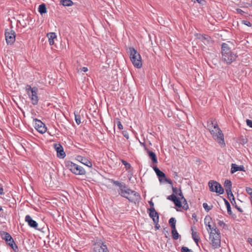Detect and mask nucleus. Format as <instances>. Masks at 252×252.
I'll return each instance as SVG.
<instances>
[{"instance_id": "obj_30", "label": "nucleus", "mask_w": 252, "mask_h": 252, "mask_svg": "<svg viewBox=\"0 0 252 252\" xmlns=\"http://www.w3.org/2000/svg\"><path fill=\"white\" fill-rule=\"evenodd\" d=\"M176 205V206L178 207H182V201L180 198H176V199L173 202Z\"/></svg>"}, {"instance_id": "obj_40", "label": "nucleus", "mask_w": 252, "mask_h": 252, "mask_svg": "<svg viewBox=\"0 0 252 252\" xmlns=\"http://www.w3.org/2000/svg\"><path fill=\"white\" fill-rule=\"evenodd\" d=\"M176 221L175 218H170L169 220V223L170 225L176 224Z\"/></svg>"}, {"instance_id": "obj_48", "label": "nucleus", "mask_w": 252, "mask_h": 252, "mask_svg": "<svg viewBox=\"0 0 252 252\" xmlns=\"http://www.w3.org/2000/svg\"><path fill=\"white\" fill-rule=\"evenodd\" d=\"M117 126H118V128L120 129H122L123 128V126H122L121 123L120 121H119L118 122Z\"/></svg>"}, {"instance_id": "obj_32", "label": "nucleus", "mask_w": 252, "mask_h": 252, "mask_svg": "<svg viewBox=\"0 0 252 252\" xmlns=\"http://www.w3.org/2000/svg\"><path fill=\"white\" fill-rule=\"evenodd\" d=\"M114 184L120 188V191L122 189H123L126 186L125 184L120 183L118 181H115L114 182Z\"/></svg>"}, {"instance_id": "obj_56", "label": "nucleus", "mask_w": 252, "mask_h": 252, "mask_svg": "<svg viewBox=\"0 0 252 252\" xmlns=\"http://www.w3.org/2000/svg\"><path fill=\"white\" fill-rule=\"evenodd\" d=\"M81 71L84 72H86L88 71V68L86 67H83L81 68Z\"/></svg>"}, {"instance_id": "obj_34", "label": "nucleus", "mask_w": 252, "mask_h": 252, "mask_svg": "<svg viewBox=\"0 0 252 252\" xmlns=\"http://www.w3.org/2000/svg\"><path fill=\"white\" fill-rule=\"evenodd\" d=\"M27 93L28 94V92H30V93H32V91H37V89L36 88H32L30 86H27Z\"/></svg>"}, {"instance_id": "obj_23", "label": "nucleus", "mask_w": 252, "mask_h": 252, "mask_svg": "<svg viewBox=\"0 0 252 252\" xmlns=\"http://www.w3.org/2000/svg\"><path fill=\"white\" fill-rule=\"evenodd\" d=\"M38 11L41 14L47 12V9L45 4L43 3L40 4L38 7Z\"/></svg>"}, {"instance_id": "obj_24", "label": "nucleus", "mask_w": 252, "mask_h": 252, "mask_svg": "<svg viewBox=\"0 0 252 252\" xmlns=\"http://www.w3.org/2000/svg\"><path fill=\"white\" fill-rule=\"evenodd\" d=\"M191 230H192V237L194 241L195 242L197 245H198V242L199 241V236L196 232H194L193 231V228L191 227Z\"/></svg>"}, {"instance_id": "obj_55", "label": "nucleus", "mask_w": 252, "mask_h": 252, "mask_svg": "<svg viewBox=\"0 0 252 252\" xmlns=\"http://www.w3.org/2000/svg\"><path fill=\"white\" fill-rule=\"evenodd\" d=\"M170 226L171 227L172 230L176 229V224H171Z\"/></svg>"}, {"instance_id": "obj_36", "label": "nucleus", "mask_w": 252, "mask_h": 252, "mask_svg": "<svg viewBox=\"0 0 252 252\" xmlns=\"http://www.w3.org/2000/svg\"><path fill=\"white\" fill-rule=\"evenodd\" d=\"M122 162L123 164L125 165V167L126 169H130L131 167V165L126 161L122 160Z\"/></svg>"}, {"instance_id": "obj_15", "label": "nucleus", "mask_w": 252, "mask_h": 252, "mask_svg": "<svg viewBox=\"0 0 252 252\" xmlns=\"http://www.w3.org/2000/svg\"><path fill=\"white\" fill-rule=\"evenodd\" d=\"M25 221L28 223V225L32 228L37 229V223L32 219L30 215H27L25 217Z\"/></svg>"}, {"instance_id": "obj_39", "label": "nucleus", "mask_w": 252, "mask_h": 252, "mask_svg": "<svg viewBox=\"0 0 252 252\" xmlns=\"http://www.w3.org/2000/svg\"><path fill=\"white\" fill-rule=\"evenodd\" d=\"M246 192L251 195L252 198V189L249 187H247L246 189Z\"/></svg>"}, {"instance_id": "obj_49", "label": "nucleus", "mask_w": 252, "mask_h": 252, "mask_svg": "<svg viewBox=\"0 0 252 252\" xmlns=\"http://www.w3.org/2000/svg\"><path fill=\"white\" fill-rule=\"evenodd\" d=\"M149 204H150V208H149V209H152V208H154V203L152 201H150L149 202Z\"/></svg>"}, {"instance_id": "obj_6", "label": "nucleus", "mask_w": 252, "mask_h": 252, "mask_svg": "<svg viewBox=\"0 0 252 252\" xmlns=\"http://www.w3.org/2000/svg\"><path fill=\"white\" fill-rule=\"evenodd\" d=\"M209 238L211 244L214 248H218L220 246V235L219 231L217 228L214 229V232L212 230L210 233Z\"/></svg>"}, {"instance_id": "obj_1", "label": "nucleus", "mask_w": 252, "mask_h": 252, "mask_svg": "<svg viewBox=\"0 0 252 252\" xmlns=\"http://www.w3.org/2000/svg\"><path fill=\"white\" fill-rule=\"evenodd\" d=\"M222 60L227 64H230L235 61L237 57L236 54L233 53L227 44L223 43L221 46Z\"/></svg>"}, {"instance_id": "obj_2", "label": "nucleus", "mask_w": 252, "mask_h": 252, "mask_svg": "<svg viewBox=\"0 0 252 252\" xmlns=\"http://www.w3.org/2000/svg\"><path fill=\"white\" fill-rule=\"evenodd\" d=\"M127 53L129 56L130 60L133 65L138 68H140L142 65L140 54L133 47H129L127 48Z\"/></svg>"}, {"instance_id": "obj_17", "label": "nucleus", "mask_w": 252, "mask_h": 252, "mask_svg": "<svg viewBox=\"0 0 252 252\" xmlns=\"http://www.w3.org/2000/svg\"><path fill=\"white\" fill-rule=\"evenodd\" d=\"M238 171H245L244 167L243 165L238 166L235 163L231 164V173L233 174Z\"/></svg>"}, {"instance_id": "obj_51", "label": "nucleus", "mask_w": 252, "mask_h": 252, "mask_svg": "<svg viewBox=\"0 0 252 252\" xmlns=\"http://www.w3.org/2000/svg\"><path fill=\"white\" fill-rule=\"evenodd\" d=\"M192 217L193 219H194V221H197L196 215L195 213L192 214Z\"/></svg>"}, {"instance_id": "obj_57", "label": "nucleus", "mask_w": 252, "mask_h": 252, "mask_svg": "<svg viewBox=\"0 0 252 252\" xmlns=\"http://www.w3.org/2000/svg\"><path fill=\"white\" fill-rule=\"evenodd\" d=\"M156 223V225H155V228L157 229H159L160 226L158 224V223Z\"/></svg>"}, {"instance_id": "obj_9", "label": "nucleus", "mask_w": 252, "mask_h": 252, "mask_svg": "<svg viewBox=\"0 0 252 252\" xmlns=\"http://www.w3.org/2000/svg\"><path fill=\"white\" fill-rule=\"evenodd\" d=\"M15 32L12 30L7 29L5 32V38L7 44L12 45L15 41Z\"/></svg>"}, {"instance_id": "obj_41", "label": "nucleus", "mask_w": 252, "mask_h": 252, "mask_svg": "<svg viewBox=\"0 0 252 252\" xmlns=\"http://www.w3.org/2000/svg\"><path fill=\"white\" fill-rule=\"evenodd\" d=\"M242 23L244 25H246V26H247L248 27H251L252 26V24L250 22H249L248 21L244 20V21H242Z\"/></svg>"}, {"instance_id": "obj_45", "label": "nucleus", "mask_w": 252, "mask_h": 252, "mask_svg": "<svg viewBox=\"0 0 252 252\" xmlns=\"http://www.w3.org/2000/svg\"><path fill=\"white\" fill-rule=\"evenodd\" d=\"M172 190L174 194L175 193L177 194L179 192V190L178 189L175 187H172Z\"/></svg>"}, {"instance_id": "obj_26", "label": "nucleus", "mask_w": 252, "mask_h": 252, "mask_svg": "<svg viewBox=\"0 0 252 252\" xmlns=\"http://www.w3.org/2000/svg\"><path fill=\"white\" fill-rule=\"evenodd\" d=\"M182 204H183L182 207L184 209L187 210L189 209V205L188 204L186 198L184 197H182V199H181Z\"/></svg>"}, {"instance_id": "obj_53", "label": "nucleus", "mask_w": 252, "mask_h": 252, "mask_svg": "<svg viewBox=\"0 0 252 252\" xmlns=\"http://www.w3.org/2000/svg\"><path fill=\"white\" fill-rule=\"evenodd\" d=\"M218 223H219V225L220 226H224V225H225V223H224V222L223 221H220H220H219V222H218Z\"/></svg>"}, {"instance_id": "obj_27", "label": "nucleus", "mask_w": 252, "mask_h": 252, "mask_svg": "<svg viewBox=\"0 0 252 252\" xmlns=\"http://www.w3.org/2000/svg\"><path fill=\"white\" fill-rule=\"evenodd\" d=\"M214 126H215V123H214L213 121L210 120L208 121L207 126L209 130L214 128Z\"/></svg>"}, {"instance_id": "obj_25", "label": "nucleus", "mask_w": 252, "mask_h": 252, "mask_svg": "<svg viewBox=\"0 0 252 252\" xmlns=\"http://www.w3.org/2000/svg\"><path fill=\"white\" fill-rule=\"evenodd\" d=\"M61 2L63 6H71L73 4L71 0H61Z\"/></svg>"}, {"instance_id": "obj_19", "label": "nucleus", "mask_w": 252, "mask_h": 252, "mask_svg": "<svg viewBox=\"0 0 252 252\" xmlns=\"http://www.w3.org/2000/svg\"><path fill=\"white\" fill-rule=\"evenodd\" d=\"M47 36L48 37L50 45H53L54 44V39L57 37L56 33L55 32H50L47 34Z\"/></svg>"}, {"instance_id": "obj_47", "label": "nucleus", "mask_w": 252, "mask_h": 252, "mask_svg": "<svg viewBox=\"0 0 252 252\" xmlns=\"http://www.w3.org/2000/svg\"><path fill=\"white\" fill-rule=\"evenodd\" d=\"M178 194L179 196H180V198L181 199H182V197H184V196H183V193H182V190H181V189H179V192H178V194Z\"/></svg>"}, {"instance_id": "obj_13", "label": "nucleus", "mask_w": 252, "mask_h": 252, "mask_svg": "<svg viewBox=\"0 0 252 252\" xmlns=\"http://www.w3.org/2000/svg\"><path fill=\"white\" fill-rule=\"evenodd\" d=\"M93 252H108L107 246L102 244L101 245L95 244L94 247Z\"/></svg>"}, {"instance_id": "obj_58", "label": "nucleus", "mask_w": 252, "mask_h": 252, "mask_svg": "<svg viewBox=\"0 0 252 252\" xmlns=\"http://www.w3.org/2000/svg\"><path fill=\"white\" fill-rule=\"evenodd\" d=\"M248 242L252 246V238H249L248 239Z\"/></svg>"}, {"instance_id": "obj_31", "label": "nucleus", "mask_w": 252, "mask_h": 252, "mask_svg": "<svg viewBox=\"0 0 252 252\" xmlns=\"http://www.w3.org/2000/svg\"><path fill=\"white\" fill-rule=\"evenodd\" d=\"M173 238L175 240H177L179 238V234L176 229L171 230Z\"/></svg>"}, {"instance_id": "obj_35", "label": "nucleus", "mask_w": 252, "mask_h": 252, "mask_svg": "<svg viewBox=\"0 0 252 252\" xmlns=\"http://www.w3.org/2000/svg\"><path fill=\"white\" fill-rule=\"evenodd\" d=\"M75 119L77 125H79L81 123V118L80 115H76L75 114Z\"/></svg>"}, {"instance_id": "obj_7", "label": "nucleus", "mask_w": 252, "mask_h": 252, "mask_svg": "<svg viewBox=\"0 0 252 252\" xmlns=\"http://www.w3.org/2000/svg\"><path fill=\"white\" fill-rule=\"evenodd\" d=\"M1 237L3 240H5L6 244L15 252L17 251L18 250V247L15 244L13 239L8 233L5 231H1Z\"/></svg>"}, {"instance_id": "obj_3", "label": "nucleus", "mask_w": 252, "mask_h": 252, "mask_svg": "<svg viewBox=\"0 0 252 252\" xmlns=\"http://www.w3.org/2000/svg\"><path fill=\"white\" fill-rule=\"evenodd\" d=\"M119 194L132 202H135L140 198V196L137 192L128 189L126 186L122 189L119 192Z\"/></svg>"}, {"instance_id": "obj_21", "label": "nucleus", "mask_w": 252, "mask_h": 252, "mask_svg": "<svg viewBox=\"0 0 252 252\" xmlns=\"http://www.w3.org/2000/svg\"><path fill=\"white\" fill-rule=\"evenodd\" d=\"M224 187L225 189V191H228V190H231L232 188V183L229 180H226L224 183Z\"/></svg>"}, {"instance_id": "obj_11", "label": "nucleus", "mask_w": 252, "mask_h": 252, "mask_svg": "<svg viewBox=\"0 0 252 252\" xmlns=\"http://www.w3.org/2000/svg\"><path fill=\"white\" fill-rule=\"evenodd\" d=\"M54 147L57 153V156L61 158H63L65 156V154L63 151V147L60 144H54Z\"/></svg>"}, {"instance_id": "obj_12", "label": "nucleus", "mask_w": 252, "mask_h": 252, "mask_svg": "<svg viewBox=\"0 0 252 252\" xmlns=\"http://www.w3.org/2000/svg\"><path fill=\"white\" fill-rule=\"evenodd\" d=\"M37 94V91H32V93L28 92V95L30 97L32 103L33 105H36L38 103V97Z\"/></svg>"}, {"instance_id": "obj_52", "label": "nucleus", "mask_w": 252, "mask_h": 252, "mask_svg": "<svg viewBox=\"0 0 252 252\" xmlns=\"http://www.w3.org/2000/svg\"><path fill=\"white\" fill-rule=\"evenodd\" d=\"M234 205H235V207L238 209V210L239 212H243V210L241 208H240V207H238L237 206V204H236V203H235V204H234Z\"/></svg>"}, {"instance_id": "obj_42", "label": "nucleus", "mask_w": 252, "mask_h": 252, "mask_svg": "<svg viewBox=\"0 0 252 252\" xmlns=\"http://www.w3.org/2000/svg\"><path fill=\"white\" fill-rule=\"evenodd\" d=\"M209 38L210 37L208 36H206L205 35H200V37H199V38L201 40H208Z\"/></svg>"}, {"instance_id": "obj_28", "label": "nucleus", "mask_w": 252, "mask_h": 252, "mask_svg": "<svg viewBox=\"0 0 252 252\" xmlns=\"http://www.w3.org/2000/svg\"><path fill=\"white\" fill-rule=\"evenodd\" d=\"M211 218H208L207 217H206L205 219V223L206 225H207L208 226V227L209 228V229L211 230V232H212V230H213V232H214V229L213 227H212V226L209 224L210 223V222L208 221L207 222V220H210Z\"/></svg>"}, {"instance_id": "obj_5", "label": "nucleus", "mask_w": 252, "mask_h": 252, "mask_svg": "<svg viewBox=\"0 0 252 252\" xmlns=\"http://www.w3.org/2000/svg\"><path fill=\"white\" fill-rule=\"evenodd\" d=\"M65 166L74 174L83 175L86 174V171L82 167L71 161H68L66 162Z\"/></svg>"}, {"instance_id": "obj_20", "label": "nucleus", "mask_w": 252, "mask_h": 252, "mask_svg": "<svg viewBox=\"0 0 252 252\" xmlns=\"http://www.w3.org/2000/svg\"><path fill=\"white\" fill-rule=\"evenodd\" d=\"M226 192L227 194L228 198H229V200L230 201L231 204L232 205L234 206V204L236 203L235 200L234 196L231 190H228V191H226Z\"/></svg>"}, {"instance_id": "obj_29", "label": "nucleus", "mask_w": 252, "mask_h": 252, "mask_svg": "<svg viewBox=\"0 0 252 252\" xmlns=\"http://www.w3.org/2000/svg\"><path fill=\"white\" fill-rule=\"evenodd\" d=\"M224 200L225 204V205L226 206L228 214H229V215H231L232 214V212H231V207H230V205L229 203L225 199H224Z\"/></svg>"}, {"instance_id": "obj_37", "label": "nucleus", "mask_w": 252, "mask_h": 252, "mask_svg": "<svg viewBox=\"0 0 252 252\" xmlns=\"http://www.w3.org/2000/svg\"><path fill=\"white\" fill-rule=\"evenodd\" d=\"M176 198H177L176 196L174 193H173L171 195L168 196L167 198V199L170 200L172 201L173 202H174V201H175V200L176 199Z\"/></svg>"}, {"instance_id": "obj_18", "label": "nucleus", "mask_w": 252, "mask_h": 252, "mask_svg": "<svg viewBox=\"0 0 252 252\" xmlns=\"http://www.w3.org/2000/svg\"><path fill=\"white\" fill-rule=\"evenodd\" d=\"M154 170L158 177L159 182H161L162 181V178L164 179L165 177V174L160 171L157 166L154 167Z\"/></svg>"}, {"instance_id": "obj_38", "label": "nucleus", "mask_w": 252, "mask_h": 252, "mask_svg": "<svg viewBox=\"0 0 252 252\" xmlns=\"http://www.w3.org/2000/svg\"><path fill=\"white\" fill-rule=\"evenodd\" d=\"M181 252H193L186 247H183L181 249Z\"/></svg>"}, {"instance_id": "obj_50", "label": "nucleus", "mask_w": 252, "mask_h": 252, "mask_svg": "<svg viewBox=\"0 0 252 252\" xmlns=\"http://www.w3.org/2000/svg\"><path fill=\"white\" fill-rule=\"evenodd\" d=\"M123 135L125 137H126V139H128V134L126 132H123Z\"/></svg>"}, {"instance_id": "obj_22", "label": "nucleus", "mask_w": 252, "mask_h": 252, "mask_svg": "<svg viewBox=\"0 0 252 252\" xmlns=\"http://www.w3.org/2000/svg\"><path fill=\"white\" fill-rule=\"evenodd\" d=\"M149 157L154 163H157L158 160L156 154L151 151H148Z\"/></svg>"}, {"instance_id": "obj_60", "label": "nucleus", "mask_w": 252, "mask_h": 252, "mask_svg": "<svg viewBox=\"0 0 252 252\" xmlns=\"http://www.w3.org/2000/svg\"><path fill=\"white\" fill-rule=\"evenodd\" d=\"M197 0H191L192 1L195 2L197 1Z\"/></svg>"}, {"instance_id": "obj_59", "label": "nucleus", "mask_w": 252, "mask_h": 252, "mask_svg": "<svg viewBox=\"0 0 252 252\" xmlns=\"http://www.w3.org/2000/svg\"><path fill=\"white\" fill-rule=\"evenodd\" d=\"M0 190H1V195L3 194V189H2V188H1Z\"/></svg>"}, {"instance_id": "obj_43", "label": "nucleus", "mask_w": 252, "mask_h": 252, "mask_svg": "<svg viewBox=\"0 0 252 252\" xmlns=\"http://www.w3.org/2000/svg\"><path fill=\"white\" fill-rule=\"evenodd\" d=\"M246 123L249 126L252 128V121L251 120L247 119L246 120Z\"/></svg>"}, {"instance_id": "obj_4", "label": "nucleus", "mask_w": 252, "mask_h": 252, "mask_svg": "<svg viewBox=\"0 0 252 252\" xmlns=\"http://www.w3.org/2000/svg\"><path fill=\"white\" fill-rule=\"evenodd\" d=\"M209 131L214 139L217 141L221 147H224L225 144L224 141L223 134L219 127L217 123H215L214 128H213Z\"/></svg>"}, {"instance_id": "obj_8", "label": "nucleus", "mask_w": 252, "mask_h": 252, "mask_svg": "<svg viewBox=\"0 0 252 252\" xmlns=\"http://www.w3.org/2000/svg\"><path fill=\"white\" fill-rule=\"evenodd\" d=\"M208 185L211 191L219 193L220 194L223 193L224 189L218 182L214 181H210L208 183Z\"/></svg>"}, {"instance_id": "obj_54", "label": "nucleus", "mask_w": 252, "mask_h": 252, "mask_svg": "<svg viewBox=\"0 0 252 252\" xmlns=\"http://www.w3.org/2000/svg\"><path fill=\"white\" fill-rule=\"evenodd\" d=\"M197 2L200 4H203L205 1L204 0H197Z\"/></svg>"}, {"instance_id": "obj_46", "label": "nucleus", "mask_w": 252, "mask_h": 252, "mask_svg": "<svg viewBox=\"0 0 252 252\" xmlns=\"http://www.w3.org/2000/svg\"><path fill=\"white\" fill-rule=\"evenodd\" d=\"M10 198V196L9 194V193H8L6 195V197H1V198H2L4 200H6V201H7V200H9V199Z\"/></svg>"}, {"instance_id": "obj_44", "label": "nucleus", "mask_w": 252, "mask_h": 252, "mask_svg": "<svg viewBox=\"0 0 252 252\" xmlns=\"http://www.w3.org/2000/svg\"><path fill=\"white\" fill-rule=\"evenodd\" d=\"M164 180L167 183L170 184V185H172V181L169 179V178H166V177L164 178Z\"/></svg>"}, {"instance_id": "obj_16", "label": "nucleus", "mask_w": 252, "mask_h": 252, "mask_svg": "<svg viewBox=\"0 0 252 252\" xmlns=\"http://www.w3.org/2000/svg\"><path fill=\"white\" fill-rule=\"evenodd\" d=\"M77 160L81 162L82 164L86 165L89 167H91L92 166V162L89 160L87 158L83 157L82 156H78L77 157Z\"/></svg>"}, {"instance_id": "obj_10", "label": "nucleus", "mask_w": 252, "mask_h": 252, "mask_svg": "<svg viewBox=\"0 0 252 252\" xmlns=\"http://www.w3.org/2000/svg\"><path fill=\"white\" fill-rule=\"evenodd\" d=\"M35 121V128L40 133H44L46 131V127L45 125L40 120L36 119Z\"/></svg>"}, {"instance_id": "obj_33", "label": "nucleus", "mask_w": 252, "mask_h": 252, "mask_svg": "<svg viewBox=\"0 0 252 252\" xmlns=\"http://www.w3.org/2000/svg\"><path fill=\"white\" fill-rule=\"evenodd\" d=\"M203 208H204V209L207 211V212H209L210 210L212 209L213 206H209L208 205L207 203H204L203 204Z\"/></svg>"}, {"instance_id": "obj_61", "label": "nucleus", "mask_w": 252, "mask_h": 252, "mask_svg": "<svg viewBox=\"0 0 252 252\" xmlns=\"http://www.w3.org/2000/svg\"><path fill=\"white\" fill-rule=\"evenodd\" d=\"M246 141L245 142V141H243V143H246Z\"/></svg>"}, {"instance_id": "obj_14", "label": "nucleus", "mask_w": 252, "mask_h": 252, "mask_svg": "<svg viewBox=\"0 0 252 252\" xmlns=\"http://www.w3.org/2000/svg\"><path fill=\"white\" fill-rule=\"evenodd\" d=\"M148 210L149 211V216L153 219L154 223H158L159 219L158 214L155 208L148 209Z\"/></svg>"}]
</instances>
